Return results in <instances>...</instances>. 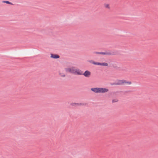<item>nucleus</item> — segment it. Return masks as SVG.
<instances>
[{"instance_id":"nucleus-15","label":"nucleus","mask_w":158,"mask_h":158,"mask_svg":"<svg viewBox=\"0 0 158 158\" xmlns=\"http://www.w3.org/2000/svg\"><path fill=\"white\" fill-rule=\"evenodd\" d=\"M118 101V100L117 99H114L113 100L112 102L113 103H114V102H117Z\"/></svg>"},{"instance_id":"nucleus-8","label":"nucleus","mask_w":158,"mask_h":158,"mask_svg":"<svg viewBox=\"0 0 158 158\" xmlns=\"http://www.w3.org/2000/svg\"><path fill=\"white\" fill-rule=\"evenodd\" d=\"M100 65L103 66H107L108 65V64L105 62L100 63Z\"/></svg>"},{"instance_id":"nucleus-6","label":"nucleus","mask_w":158,"mask_h":158,"mask_svg":"<svg viewBox=\"0 0 158 158\" xmlns=\"http://www.w3.org/2000/svg\"><path fill=\"white\" fill-rule=\"evenodd\" d=\"M50 57L51 58L54 59H58L60 58V56L59 55L52 54H51Z\"/></svg>"},{"instance_id":"nucleus-11","label":"nucleus","mask_w":158,"mask_h":158,"mask_svg":"<svg viewBox=\"0 0 158 158\" xmlns=\"http://www.w3.org/2000/svg\"><path fill=\"white\" fill-rule=\"evenodd\" d=\"M87 104L86 103H78V106H86Z\"/></svg>"},{"instance_id":"nucleus-2","label":"nucleus","mask_w":158,"mask_h":158,"mask_svg":"<svg viewBox=\"0 0 158 158\" xmlns=\"http://www.w3.org/2000/svg\"><path fill=\"white\" fill-rule=\"evenodd\" d=\"M125 83H127L129 85H130L131 84V83L130 81H127L124 80H118L116 82L115 85H122Z\"/></svg>"},{"instance_id":"nucleus-5","label":"nucleus","mask_w":158,"mask_h":158,"mask_svg":"<svg viewBox=\"0 0 158 158\" xmlns=\"http://www.w3.org/2000/svg\"><path fill=\"white\" fill-rule=\"evenodd\" d=\"M91 75V72L88 70H86L84 72V73H83V75L86 77H89Z\"/></svg>"},{"instance_id":"nucleus-9","label":"nucleus","mask_w":158,"mask_h":158,"mask_svg":"<svg viewBox=\"0 0 158 158\" xmlns=\"http://www.w3.org/2000/svg\"><path fill=\"white\" fill-rule=\"evenodd\" d=\"M98 54L101 55H109L110 53L108 52H100V53H98Z\"/></svg>"},{"instance_id":"nucleus-7","label":"nucleus","mask_w":158,"mask_h":158,"mask_svg":"<svg viewBox=\"0 0 158 158\" xmlns=\"http://www.w3.org/2000/svg\"><path fill=\"white\" fill-rule=\"evenodd\" d=\"M104 6L106 9H109L110 8V5L108 4H107V3L104 4Z\"/></svg>"},{"instance_id":"nucleus-16","label":"nucleus","mask_w":158,"mask_h":158,"mask_svg":"<svg viewBox=\"0 0 158 158\" xmlns=\"http://www.w3.org/2000/svg\"><path fill=\"white\" fill-rule=\"evenodd\" d=\"M100 52H95V53H96L97 54H98V53H100Z\"/></svg>"},{"instance_id":"nucleus-12","label":"nucleus","mask_w":158,"mask_h":158,"mask_svg":"<svg viewBox=\"0 0 158 158\" xmlns=\"http://www.w3.org/2000/svg\"><path fill=\"white\" fill-rule=\"evenodd\" d=\"M59 74L60 76L61 77H64L65 76V75L64 73H61L60 72H59Z\"/></svg>"},{"instance_id":"nucleus-4","label":"nucleus","mask_w":158,"mask_h":158,"mask_svg":"<svg viewBox=\"0 0 158 158\" xmlns=\"http://www.w3.org/2000/svg\"><path fill=\"white\" fill-rule=\"evenodd\" d=\"M74 67H72L65 69V70L66 73H70L73 74Z\"/></svg>"},{"instance_id":"nucleus-1","label":"nucleus","mask_w":158,"mask_h":158,"mask_svg":"<svg viewBox=\"0 0 158 158\" xmlns=\"http://www.w3.org/2000/svg\"><path fill=\"white\" fill-rule=\"evenodd\" d=\"M91 90L95 93H105L107 92L109 89L107 88H93L91 89Z\"/></svg>"},{"instance_id":"nucleus-3","label":"nucleus","mask_w":158,"mask_h":158,"mask_svg":"<svg viewBox=\"0 0 158 158\" xmlns=\"http://www.w3.org/2000/svg\"><path fill=\"white\" fill-rule=\"evenodd\" d=\"M73 74L79 75H82L83 72L80 69L74 67Z\"/></svg>"},{"instance_id":"nucleus-10","label":"nucleus","mask_w":158,"mask_h":158,"mask_svg":"<svg viewBox=\"0 0 158 158\" xmlns=\"http://www.w3.org/2000/svg\"><path fill=\"white\" fill-rule=\"evenodd\" d=\"M90 62L92 64H95V65H100V63L97 62H94L93 61H90Z\"/></svg>"},{"instance_id":"nucleus-14","label":"nucleus","mask_w":158,"mask_h":158,"mask_svg":"<svg viewBox=\"0 0 158 158\" xmlns=\"http://www.w3.org/2000/svg\"><path fill=\"white\" fill-rule=\"evenodd\" d=\"M2 2L3 3H5L8 4H12L10 2L8 1H3Z\"/></svg>"},{"instance_id":"nucleus-13","label":"nucleus","mask_w":158,"mask_h":158,"mask_svg":"<svg viewBox=\"0 0 158 158\" xmlns=\"http://www.w3.org/2000/svg\"><path fill=\"white\" fill-rule=\"evenodd\" d=\"M71 105L73 106H78V103H71Z\"/></svg>"}]
</instances>
